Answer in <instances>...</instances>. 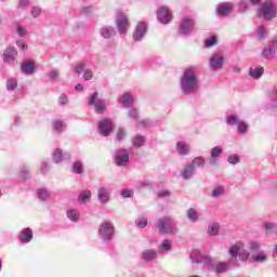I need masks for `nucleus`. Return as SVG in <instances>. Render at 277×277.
Segmentation results:
<instances>
[{"label":"nucleus","mask_w":277,"mask_h":277,"mask_svg":"<svg viewBox=\"0 0 277 277\" xmlns=\"http://www.w3.org/2000/svg\"><path fill=\"white\" fill-rule=\"evenodd\" d=\"M229 256L230 261L228 262H219L214 264L212 260V266L208 267V269L210 272H215V274H224L228 272V267H230V265L234 267H239L237 258H239V261H248L250 258V252L243 250V242H236L229 248Z\"/></svg>","instance_id":"f257e3e1"},{"label":"nucleus","mask_w":277,"mask_h":277,"mask_svg":"<svg viewBox=\"0 0 277 277\" xmlns=\"http://www.w3.org/2000/svg\"><path fill=\"white\" fill-rule=\"evenodd\" d=\"M181 90L185 96H193L200 90V80H198V69L196 67L184 69L181 77Z\"/></svg>","instance_id":"f03ea898"},{"label":"nucleus","mask_w":277,"mask_h":277,"mask_svg":"<svg viewBox=\"0 0 277 277\" xmlns=\"http://www.w3.org/2000/svg\"><path fill=\"white\" fill-rule=\"evenodd\" d=\"M259 15L263 16L265 21H272L277 16V0H265L260 9Z\"/></svg>","instance_id":"7ed1b4c3"},{"label":"nucleus","mask_w":277,"mask_h":277,"mask_svg":"<svg viewBox=\"0 0 277 277\" xmlns=\"http://www.w3.org/2000/svg\"><path fill=\"white\" fill-rule=\"evenodd\" d=\"M157 230L162 235H172L174 234L173 220L170 216H161L157 220L155 224Z\"/></svg>","instance_id":"20e7f679"},{"label":"nucleus","mask_w":277,"mask_h":277,"mask_svg":"<svg viewBox=\"0 0 277 277\" xmlns=\"http://www.w3.org/2000/svg\"><path fill=\"white\" fill-rule=\"evenodd\" d=\"M100 237L103 241H111L114 239V234L116 233V228L114 227V223L104 222L100 225L98 228Z\"/></svg>","instance_id":"39448f33"},{"label":"nucleus","mask_w":277,"mask_h":277,"mask_svg":"<svg viewBox=\"0 0 277 277\" xmlns=\"http://www.w3.org/2000/svg\"><path fill=\"white\" fill-rule=\"evenodd\" d=\"M190 261H193V263H201L205 267H213V259L209 255H202L198 249L192 251Z\"/></svg>","instance_id":"423d86ee"},{"label":"nucleus","mask_w":277,"mask_h":277,"mask_svg":"<svg viewBox=\"0 0 277 277\" xmlns=\"http://www.w3.org/2000/svg\"><path fill=\"white\" fill-rule=\"evenodd\" d=\"M89 105L95 108L96 114H103L107 109V102L98 97V92H94L89 97Z\"/></svg>","instance_id":"0eeeda50"},{"label":"nucleus","mask_w":277,"mask_h":277,"mask_svg":"<svg viewBox=\"0 0 277 277\" xmlns=\"http://www.w3.org/2000/svg\"><path fill=\"white\" fill-rule=\"evenodd\" d=\"M131 150L129 149H118L115 151V163L119 168H127L129 166V157Z\"/></svg>","instance_id":"6e6552de"},{"label":"nucleus","mask_w":277,"mask_h":277,"mask_svg":"<svg viewBox=\"0 0 277 277\" xmlns=\"http://www.w3.org/2000/svg\"><path fill=\"white\" fill-rule=\"evenodd\" d=\"M224 54L214 53L209 60V68L210 70H222L224 68Z\"/></svg>","instance_id":"1a4fd4ad"},{"label":"nucleus","mask_w":277,"mask_h":277,"mask_svg":"<svg viewBox=\"0 0 277 277\" xmlns=\"http://www.w3.org/2000/svg\"><path fill=\"white\" fill-rule=\"evenodd\" d=\"M195 26H196V21L187 16L180 24V32L183 36H189V34H193Z\"/></svg>","instance_id":"9d476101"},{"label":"nucleus","mask_w":277,"mask_h":277,"mask_svg":"<svg viewBox=\"0 0 277 277\" xmlns=\"http://www.w3.org/2000/svg\"><path fill=\"white\" fill-rule=\"evenodd\" d=\"M146 31H148V25L145 22H138L133 32V40L135 42H142L146 36Z\"/></svg>","instance_id":"9b49d317"},{"label":"nucleus","mask_w":277,"mask_h":277,"mask_svg":"<svg viewBox=\"0 0 277 277\" xmlns=\"http://www.w3.org/2000/svg\"><path fill=\"white\" fill-rule=\"evenodd\" d=\"M157 18L159 23H162V25H168V23L172 21V12H170L168 6H160L157 10Z\"/></svg>","instance_id":"f8f14e48"},{"label":"nucleus","mask_w":277,"mask_h":277,"mask_svg":"<svg viewBox=\"0 0 277 277\" xmlns=\"http://www.w3.org/2000/svg\"><path fill=\"white\" fill-rule=\"evenodd\" d=\"M114 131V123L110 119H103L98 122V133L100 135H103L104 137H107L109 133Z\"/></svg>","instance_id":"ddd939ff"},{"label":"nucleus","mask_w":277,"mask_h":277,"mask_svg":"<svg viewBox=\"0 0 277 277\" xmlns=\"http://www.w3.org/2000/svg\"><path fill=\"white\" fill-rule=\"evenodd\" d=\"M17 55L18 51H16V48H6L3 52L2 60L4 64H14Z\"/></svg>","instance_id":"4468645a"},{"label":"nucleus","mask_w":277,"mask_h":277,"mask_svg":"<svg viewBox=\"0 0 277 277\" xmlns=\"http://www.w3.org/2000/svg\"><path fill=\"white\" fill-rule=\"evenodd\" d=\"M97 200L100 205H107L111 200L109 188L102 186L97 189Z\"/></svg>","instance_id":"2eb2a0df"},{"label":"nucleus","mask_w":277,"mask_h":277,"mask_svg":"<svg viewBox=\"0 0 277 277\" xmlns=\"http://www.w3.org/2000/svg\"><path fill=\"white\" fill-rule=\"evenodd\" d=\"M116 25L119 34H127V28L129 27V17H127L124 13H118Z\"/></svg>","instance_id":"dca6fc26"},{"label":"nucleus","mask_w":277,"mask_h":277,"mask_svg":"<svg viewBox=\"0 0 277 277\" xmlns=\"http://www.w3.org/2000/svg\"><path fill=\"white\" fill-rule=\"evenodd\" d=\"M224 153V149L221 146H215L211 149L210 157L208 162L210 166H215L220 161V156Z\"/></svg>","instance_id":"f3484780"},{"label":"nucleus","mask_w":277,"mask_h":277,"mask_svg":"<svg viewBox=\"0 0 277 277\" xmlns=\"http://www.w3.org/2000/svg\"><path fill=\"white\" fill-rule=\"evenodd\" d=\"M180 174L184 181H189V179H194V175L196 174V167H194V164L187 163L181 170Z\"/></svg>","instance_id":"a211bd4d"},{"label":"nucleus","mask_w":277,"mask_h":277,"mask_svg":"<svg viewBox=\"0 0 277 277\" xmlns=\"http://www.w3.org/2000/svg\"><path fill=\"white\" fill-rule=\"evenodd\" d=\"M232 12H233V3L223 2L221 4H217L216 6V14L219 16H229Z\"/></svg>","instance_id":"6ab92c4d"},{"label":"nucleus","mask_w":277,"mask_h":277,"mask_svg":"<svg viewBox=\"0 0 277 277\" xmlns=\"http://www.w3.org/2000/svg\"><path fill=\"white\" fill-rule=\"evenodd\" d=\"M119 103L122 105L124 108H129L135 103V97L129 92L123 93L122 96L119 97Z\"/></svg>","instance_id":"aec40b11"},{"label":"nucleus","mask_w":277,"mask_h":277,"mask_svg":"<svg viewBox=\"0 0 277 277\" xmlns=\"http://www.w3.org/2000/svg\"><path fill=\"white\" fill-rule=\"evenodd\" d=\"M64 159H70V154H64L62 149L56 148L52 154V160L54 163H62Z\"/></svg>","instance_id":"412c9836"},{"label":"nucleus","mask_w":277,"mask_h":277,"mask_svg":"<svg viewBox=\"0 0 277 277\" xmlns=\"http://www.w3.org/2000/svg\"><path fill=\"white\" fill-rule=\"evenodd\" d=\"M190 146L185 141H180L176 143V151L182 157H186V155H189Z\"/></svg>","instance_id":"4be33fe9"},{"label":"nucleus","mask_w":277,"mask_h":277,"mask_svg":"<svg viewBox=\"0 0 277 277\" xmlns=\"http://www.w3.org/2000/svg\"><path fill=\"white\" fill-rule=\"evenodd\" d=\"M31 239H34V232L31 230V228L22 229V232L19 234V241L22 243H29V241H31Z\"/></svg>","instance_id":"5701e85b"},{"label":"nucleus","mask_w":277,"mask_h":277,"mask_svg":"<svg viewBox=\"0 0 277 277\" xmlns=\"http://www.w3.org/2000/svg\"><path fill=\"white\" fill-rule=\"evenodd\" d=\"M141 259L146 263H150V261L157 259V251L155 249H146L142 252Z\"/></svg>","instance_id":"b1692460"},{"label":"nucleus","mask_w":277,"mask_h":277,"mask_svg":"<svg viewBox=\"0 0 277 277\" xmlns=\"http://www.w3.org/2000/svg\"><path fill=\"white\" fill-rule=\"evenodd\" d=\"M100 34L102 38L109 40V38H114V36H116V28L113 26H104L100 29Z\"/></svg>","instance_id":"393cba45"},{"label":"nucleus","mask_w":277,"mask_h":277,"mask_svg":"<svg viewBox=\"0 0 277 277\" xmlns=\"http://www.w3.org/2000/svg\"><path fill=\"white\" fill-rule=\"evenodd\" d=\"M21 70L24 75H34V72H36V65L32 62L23 63Z\"/></svg>","instance_id":"a878e982"},{"label":"nucleus","mask_w":277,"mask_h":277,"mask_svg":"<svg viewBox=\"0 0 277 277\" xmlns=\"http://www.w3.org/2000/svg\"><path fill=\"white\" fill-rule=\"evenodd\" d=\"M37 198L42 202H47L51 198V190L47 188H39L37 190Z\"/></svg>","instance_id":"bb28decb"},{"label":"nucleus","mask_w":277,"mask_h":277,"mask_svg":"<svg viewBox=\"0 0 277 277\" xmlns=\"http://www.w3.org/2000/svg\"><path fill=\"white\" fill-rule=\"evenodd\" d=\"M263 72H265L263 67H251L249 70V76L252 77V79H261V77H263Z\"/></svg>","instance_id":"cd10ccee"},{"label":"nucleus","mask_w":277,"mask_h":277,"mask_svg":"<svg viewBox=\"0 0 277 277\" xmlns=\"http://www.w3.org/2000/svg\"><path fill=\"white\" fill-rule=\"evenodd\" d=\"M240 121H241V118H239L238 115H229L226 117V124L228 127H237Z\"/></svg>","instance_id":"c85d7f7f"},{"label":"nucleus","mask_w":277,"mask_h":277,"mask_svg":"<svg viewBox=\"0 0 277 277\" xmlns=\"http://www.w3.org/2000/svg\"><path fill=\"white\" fill-rule=\"evenodd\" d=\"M91 198H92V192L87 189V190H83L82 193H80V195L78 197V202H80V205H85V202L88 200H90Z\"/></svg>","instance_id":"c756f323"},{"label":"nucleus","mask_w":277,"mask_h":277,"mask_svg":"<svg viewBox=\"0 0 277 277\" xmlns=\"http://www.w3.org/2000/svg\"><path fill=\"white\" fill-rule=\"evenodd\" d=\"M262 55L263 57H265V60H272V57L276 55V48L275 47L264 48Z\"/></svg>","instance_id":"7c9ffc66"},{"label":"nucleus","mask_w":277,"mask_h":277,"mask_svg":"<svg viewBox=\"0 0 277 277\" xmlns=\"http://www.w3.org/2000/svg\"><path fill=\"white\" fill-rule=\"evenodd\" d=\"M187 217H188L189 222H193V223H196V222H198V220H200L198 212L194 208L188 209Z\"/></svg>","instance_id":"2f4dec72"},{"label":"nucleus","mask_w":277,"mask_h":277,"mask_svg":"<svg viewBox=\"0 0 277 277\" xmlns=\"http://www.w3.org/2000/svg\"><path fill=\"white\" fill-rule=\"evenodd\" d=\"M53 129H54V131H56V133H62V131L66 130V124L62 120H54Z\"/></svg>","instance_id":"473e14b6"},{"label":"nucleus","mask_w":277,"mask_h":277,"mask_svg":"<svg viewBox=\"0 0 277 277\" xmlns=\"http://www.w3.org/2000/svg\"><path fill=\"white\" fill-rule=\"evenodd\" d=\"M224 194H226V188L224 186H219L212 190L211 197L221 198V196H224Z\"/></svg>","instance_id":"72a5a7b5"},{"label":"nucleus","mask_w":277,"mask_h":277,"mask_svg":"<svg viewBox=\"0 0 277 277\" xmlns=\"http://www.w3.org/2000/svg\"><path fill=\"white\" fill-rule=\"evenodd\" d=\"M188 163L193 164V168H205V157L198 156Z\"/></svg>","instance_id":"f704fd0d"},{"label":"nucleus","mask_w":277,"mask_h":277,"mask_svg":"<svg viewBox=\"0 0 277 277\" xmlns=\"http://www.w3.org/2000/svg\"><path fill=\"white\" fill-rule=\"evenodd\" d=\"M145 142H146V138L142 135H136L132 138V144H133V146H136V148L144 146Z\"/></svg>","instance_id":"c9c22d12"},{"label":"nucleus","mask_w":277,"mask_h":277,"mask_svg":"<svg viewBox=\"0 0 277 277\" xmlns=\"http://www.w3.org/2000/svg\"><path fill=\"white\" fill-rule=\"evenodd\" d=\"M15 88H18V81H16V79L11 78V79L6 80L8 92H14Z\"/></svg>","instance_id":"e433bc0d"},{"label":"nucleus","mask_w":277,"mask_h":277,"mask_svg":"<svg viewBox=\"0 0 277 277\" xmlns=\"http://www.w3.org/2000/svg\"><path fill=\"white\" fill-rule=\"evenodd\" d=\"M72 172L74 174H81L83 172V162L77 160L72 163Z\"/></svg>","instance_id":"4c0bfd02"},{"label":"nucleus","mask_w":277,"mask_h":277,"mask_svg":"<svg viewBox=\"0 0 277 277\" xmlns=\"http://www.w3.org/2000/svg\"><path fill=\"white\" fill-rule=\"evenodd\" d=\"M208 233L214 237L220 233V225L217 223H210L208 226Z\"/></svg>","instance_id":"58836bf2"},{"label":"nucleus","mask_w":277,"mask_h":277,"mask_svg":"<svg viewBox=\"0 0 277 277\" xmlns=\"http://www.w3.org/2000/svg\"><path fill=\"white\" fill-rule=\"evenodd\" d=\"M67 217L71 222H78L79 221V212L76 209L68 210Z\"/></svg>","instance_id":"ea45409f"},{"label":"nucleus","mask_w":277,"mask_h":277,"mask_svg":"<svg viewBox=\"0 0 277 277\" xmlns=\"http://www.w3.org/2000/svg\"><path fill=\"white\" fill-rule=\"evenodd\" d=\"M237 131L238 133H241V135H246V133H248V123L241 120L237 126Z\"/></svg>","instance_id":"a19ab883"},{"label":"nucleus","mask_w":277,"mask_h":277,"mask_svg":"<svg viewBox=\"0 0 277 277\" xmlns=\"http://www.w3.org/2000/svg\"><path fill=\"white\" fill-rule=\"evenodd\" d=\"M135 224L138 228H146L148 226V219L141 216L136 219Z\"/></svg>","instance_id":"79ce46f5"},{"label":"nucleus","mask_w":277,"mask_h":277,"mask_svg":"<svg viewBox=\"0 0 277 277\" xmlns=\"http://www.w3.org/2000/svg\"><path fill=\"white\" fill-rule=\"evenodd\" d=\"M16 34L19 36V38H25L27 36V27L17 24L16 25Z\"/></svg>","instance_id":"37998d69"},{"label":"nucleus","mask_w":277,"mask_h":277,"mask_svg":"<svg viewBox=\"0 0 277 277\" xmlns=\"http://www.w3.org/2000/svg\"><path fill=\"white\" fill-rule=\"evenodd\" d=\"M128 116L131 120H140V110L137 108H130Z\"/></svg>","instance_id":"c03bdc74"},{"label":"nucleus","mask_w":277,"mask_h":277,"mask_svg":"<svg viewBox=\"0 0 277 277\" xmlns=\"http://www.w3.org/2000/svg\"><path fill=\"white\" fill-rule=\"evenodd\" d=\"M49 77L51 79V81H53L54 83L60 81V70L57 69H53L49 72Z\"/></svg>","instance_id":"a18cd8bd"},{"label":"nucleus","mask_w":277,"mask_h":277,"mask_svg":"<svg viewBox=\"0 0 277 277\" xmlns=\"http://www.w3.org/2000/svg\"><path fill=\"white\" fill-rule=\"evenodd\" d=\"M258 38L260 39L267 38V29L265 28V26L260 25L258 27Z\"/></svg>","instance_id":"49530a36"},{"label":"nucleus","mask_w":277,"mask_h":277,"mask_svg":"<svg viewBox=\"0 0 277 277\" xmlns=\"http://www.w3.org/2000/svg\"><path fill=\"white\" fill-rule=\"evenodd\" d=\"M227 161L232 166H237V163H239V155L237 154L229 155L227 158Z\"/></svg>","instance_id":"de8ad7c7"},{"label":"nucleus","mask_w":277,"mask_h":277,"mask_svg":"<svg viewBox=\"0 0 277 277\" xmlns=\"http://www.w3.org/2000/svg\"><path fill=\"white\" fill-rule=\"evenodd\" d=\"M253 261L255 263H265V261H267V256L264 255L263 252H260L255 256H253Z\"/></svg>","instance_id":"09e8293b"},{"label":"nucleus","mask_w":277,"mask_h":277,"mask_svg":"<svg viewBox=\"0 0 277 277\" xmlns=\"http://www.w3.org/2000/svg\"><path fill=\"white\" fill-rule=\"evenodd\" d=\"M161 250H164L166 252H170L172 250V241L170 240H163L160 246Z\"/></svg>","instance_id":"8fccbe9b"},{"label":"nucleus","mask_w":277,"mask_h":277,"mask_svg":"<svg viewBox=\"0 0 277 277\" xmlns=\"http://www.w3.org/2000/svg\"><path fill=\"white\" fill-rule=\"evenodd\" d=\"M30 14H31L32 18H38V16H40V14H42V9L40 6H34L31 9Z\"/></svg>","instance_id":"3c124183"},{"label":"nucleus","mask_w":277,"mask_h":277,"mask_svg":"<svg viewBox=\"0 0 277 277\" xmlns=\"http://www.w3.org/2000/svg\"><path fill=\"white\" fill-rule=\"evenodd\" d=\"M124 137H127V132L124 131V129L120 128L117 132V142H122L124 140Z\"/></svg>","instance_id":"603ef678"},{"label":"nucleus","mask_w":277,"mask_h":277,"mask_svg":"<svg viewBox=\"0 0 277 277\" xmlns=\"http://www.w3.org/2000/svg\"><path fill=\"white\" fill-rule=\"evenodd\" d=\"M157 195H158V198H170L172 196V193L170 190L162 189V190H159Z\"/></svg>","instance_id":"864d4df0"},{"label":"nucleus","mask_w":277,"mask_h":277,"mask_svg":"<svg viewBox=\"0 0 277 277\" xmlns=\"http://www.w3.org/2000/svg\"><path fill=\"white\" fill-rule=\"evenodd\" d=\"M92 77H94V72L90 69L84 70L83 79L84 81H91Z\"/></svg>","instance_id":"5fc2aeb1"},{"label":"nucleus","mask_w":277,"mask_h":277,"mask_svg":"<svg viewBox=\"0 0 277 277\" xmlns=\"http://www.w3.org/2000/svg\"><path fill=\"white\" fill-rule=\"evenodd\" d=\"M84 69H85V63H79L75 67L74 72H77V75H81V72H83Z\"/></svg>","instance_id":"6e6d98bb"},{"label":"nucleus","mask_w":277,"mask_h":277,"mask_svg":"<svg viewBox=\"0 0 277 277\" xmlns=\"http://www.w3.org/2000/svg\"><path fill=\"white\" fill-rule=\"evenodd\" d=\"M58 105H68V96L63 93L58 98Z\"/></svg>","instance_id":"4d7b16f0"},{"label":"nucleus","mask_w":277,"mask_h":277,"mask_svg":"<svg viewBox=\"0 0 277 277\" xmlns=\"http://www.w3.org/2000/svg\"><path fill=\"white\" fill-rule=\"evenodd\" d=\"M206 47H213L214 44H217V38L211 37L210 39H206Z\"/></svg>","instance_id":"13d9d810"},{"label":"nucleus","mask_w":277,"mask_h":277,"mask_svg":"<svg viewBox=\"0 0 277 277\" xmlns=\"http://www.w3.org/2000/svg\"><path fill=\"white\" fill-rule=\"evenodd\" d=\"M16 45L18 47V49H21L22 51H27V45L25 43V41L23 39H18L16 41Z\"/></svg>","instance_id":"bf43d9fd"},{"label":"nucleus","mask_w":277,"mask_h":277,"mask_svg":"<svg viewBox=\"0 0 277 277\" xmlns=\"http://www.w3.org/2000/svg\"><path fill=\"white\" fill-rule=\"evenodd\" d=\"M121 196L123 198H132L133 197V190L123 189V190H121Z\"/></svg>","instance_id":"052dcab7"},{"label":"nucleus","mask_w":277,"mask_h":277,"mask_svg":"<svg viewBox=\"0 0 277 277\" xmlns=\"http://www.w3.org/2000/svg\"><path fill=\"white\" fill-rule=\"evenodd\" d=\"M92 12H94V9L92 6H84L81 10V13L84 15L92 14Z\"/></svg>","instance_id":"680f3d73"},{"label":"nucleus","mask_w":277,"mask_h":277,"mask_svg":"<svg viewBox=\"0 0 277 277\" xmlns=\"http://www.w3.org/2000/svg\"><path fill=\"white\" fill-rule=\"evenodd\" d=\"M260 246L259 242H251L249 246V249L251 250V252H256V250H259Z\"/></svg>","instance_id":"e2e57ef3"},{"label":"nucleus","mask_w":277,"mask_h":277,"mask_svg":"<svg viewBox=\"0 0 277 277\" xmlns=\"http://www.w3.org/2000/svg\"><path fill=\"white\" fill-rule=\"evenodd\" d=\"M21 176H22V179H28V176H29V170H27V168H22V170H21Z\"/></svg>","instance_id":"0e129e2a"},{"label":"nucleus","mask_w":277,"mask_h":277,"mask_svg":"<svg viewBox=\"0 0 277 277\" xmlns=\"http://www.w3.org/2000/svg\"><path fill=\"white\" fill-rule=\"evenodd\" d=\"M19 8H27L29 5V0H19Z\"/></svg>","instance_id":"69168bd1"},{"label":"nucleus","mask_w":277,"mask_h":277,"mask_svg":"<svg viewBox=\"0 0 277 277\" xmlns=\"http://www.w3.org/2000/svg\"><path fill=\"white\" fill-rule=\"evenodd\" d=\"M47 170H49V164H47V162H42L41 171L44 173V172H47Z\"/></svg>","instance_id":"338daca9"},{"label":"nucleus","mask_w":277,"mask_h":277,"mask_svg":"<svg viewBox=\"0 0 277 277\" xmlns=\"http://www.w3.org/2000/svg\"><path fill=\"white\" fill-rule=\"evenodd\" d=\"M264 227L266 230H272V228H274V223H266Z\"/></svg>","instance_id":"774afa93"}]
</instances>
